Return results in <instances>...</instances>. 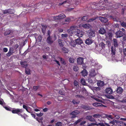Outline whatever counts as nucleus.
<instances>
[{
  "mask_svg": "<svg viewBox=\"0 0 126 126\" xmlns=\"http://www.w3.org/2000/svg\"><path fill=\"white\" fill-rule=\"evenodd\" d=\"M69 61L70 63H73L74 62V59L73 58L70 57L69 58Z\"/></svg>",
  "mask_w": 126,
  "mask_h": 126,
  "instance_id": "c9c22d12",
  "label": "nucleus"
},
{
  "mask_svg": "<svg viewBox=\"0 0 126 126\" xmlns=\"http://www.w3.org/2000/svg\"><path fill=\"white\" fill-rule=\"evenodd\" d=\"M107 43L108 46H110L111 45V43L110 41H107Z\"/></svg>",
  "mask_w": 126,
  "mask_h": 126,
  "instance_id": "680f3d73",
  "label": "nucleus"
},
{
  "mask_svg": "<svg viewBox=\"0 0 126 126\" xmlns=\"http://www.w3.org/2000/svg\"><path fill=\"white\" fill-rule=\"evenodd\" d=\"M99 32L100 34H103L106 33V31L104 28L101 27L99 30Z\"/></svg>",
  "mask_w": 126,
  "mask_h": 126,
  "instance_id": "4468645a",
  "label": "nucleus"
},
{
  "mask_svg": "<svg viewBox=\"0 0 126 126\" xmlns=\"http://www.w3.org/2000/svg\"><path fill=\"white\" fill-rule=\"evenodd\" d=\"M123 27L126 28V22H123L120 24Z\"/></svg>",
  "mask_w": 126,
  "mask_h": 126,
  "instance_id": "c03bdc74",
  "label": "nucleus"
},
{
  "mask_svg": "<svg viewBox=\"0 0 126 126\" xmlns=\"http://www.w3.org/2000/svg\"><path fill=\"white\" fill-rule=\"evenodd\" d=\"M79 113V111L78 110H75L72 112L71 114H74V113H75L77 115Z\"/></svg>",
  "mask_w": 126,
  "mask_h": 126,
  "instance_id": "bf43d9fd",
  "label": "nucleus"
},
{
  "mask_svg": "<svg viewBox=\"0 0 126 126\" xmlns=\"http://www.w3.org/2000/svg\"><path fill=\"white\" fill-rule=\"evenodd\" d=\"M97 18V17H94L92 18H91L90 19H89L88 21L89 22H91V21H92L96 19Z\"/></svg>",
  "mask_w": 126,
  "mask_h": 126,
  "instance_id": "ea45409f",
  "label": "nucleus"
},
{
  "mask_svg": "<svg viewBox=\"0 0 126 126\" xmlns=\"http://www.w3.org/2000/svg\"><path fill=\"white\" fill-rule=\"evenodd\" d=\"M81 83L83 85H85L86 83L85 82V79H81L80 80Z\"/></svg>",
  "mask_w": 126,
  "mask_h": 126,
  "instance_id": "72a5a7b5",
  "label": "nucleus"
},
{
  "mask_svg": "<svg viewBox=\"0 0 126 126\" xmlns=\"http://www.w3.org/2000/svg\"><path fill=\"white\" fill-rule=\"evenodd\" d=\"M123 89L121 87H118L116 90V92L118 94H121L123 91Z\"/></svg>",
  "mask_w": 126,
  "mask_h": 126,
  "instance_id": "2eb2a0df",
  "label": "nucleus"
},
{
  "mask_svg": "<svg viewBox=\"0 0 126 126\" xmlns=\"http://www.w3.org/2000/svg\"><path fill=\"white\" fill-rule=\"evenodd\" d=\"M83 118H81L80 119H78L77 121H76L75 123L74 124L75 125H77L79 123H80L81 122Z\"/></svg>",
  "mask_w": 126,
  "mask_h": 126,
  "instance_id": "f704fd0d",
  "label": "nucleus"
},
{
  "mask_svg": "<svg viewBox=\"0 0 126 126\" xmlns=\"http://www.w3.org/2000/svg\"><path fill=\"white\" fill-rule=\"evenodd\" d=\"M23 112V110L21 109H13L12 110V112L14 114H16L18 115H20V114Z\"/></svg>",
  "mask_w": 126,
  "mask_h": 126,
  "instance_id": "7ed1b4c3",
  "label": "nucleus"
},
{
  "mask_svg": "<svg viewBox=\"0 0 126 126\" xmlns=\"http://www.w3.org/2000/svg\"><path fill=\"white\" fill-rule=\"evenodd\" d=\"M62 50L63 52L64 53H68L69 51L68 50L64 47L63 48Z\"/></svg>",
  "mask_w": 126,
  "mask_h": 126,
  "instance_id": "4c0bfd02",
  "label": "nucleus"
},
{
  "mask_svg": "<svg viewBox=\"0 0 126 126\" xmlns=\"http://www.w3.org/2000/svg\"><path fill=\"white\" fill-rule=\"evenodd\" d=\"M8 13L12 14L14 13V10L12 9H8Z\"/></svg>",
  "mask_w": 126,
  "mask_h": 126,
  "instance_id": "37998d69",
  "label": "nucleus"
},
{
  "mask_svg": "<svg viewBox=\"0 0 126 126\" xmlns=\"http://www.w3.org/2000/svg\"><path fill=\"white\" fill-rule=\"evenodd\" d=\"M12 53L9 51L7 53L6 55L8 57H9L12 55Z\"/></svg>",
  "mask_w": 126,
  "mask_h": 126,
  "instance_id": "052dcab7",
  "label": "nucleus"
},
{
  "mask_svg": "<svg viewBox=\"0 0 126 126\" xmlns=\"http://www.w3.org/2000/svg\"><path fill=\"white\" fill-rule=\"evenodd\" d=\"M105 116L109 119H112L113 118L111 115H110L106 114L105 115Z\"/></svg>",
  "mask_w": 126,
  "mask_h": 126,
  "instance_id": "a19ab883",
  "label": "nucleus"
},
{
  "mask_svg": "<svg viewBox=\"0 0 126 126\" xmlns=\"http://www.w3.org/2000/svg\"><path fill=\"white\" fill-rule=\"evenodd\" d=\"M68 36V34H63L62 35V38L66 37Z\"/></svg>",
  "mask_w": 126,
  "mask_h": 126,
  "instance_id": "6e6d98bb",
  "label": "nucleus"
},
{
  "mask_svg": "<svg viewBox=\"0 0 126 126\" xmlns=\"http://www.w3.org/2000/svg\"><path fill=\"white\" fill-rule=\"evenodd\" d=\"M123 53L125 56H126V48L123 49Z\"/></svg>",
  "mask_w": 126,
  "mask_h": 126,
  "instance_id": "e2e57ef3",
  "label": "nucleus"
},
{
  "mask_svg": "<svg viewBox=\"0 0 126 126\" xmlns=\"http://www.w3.org/2000/svg\"><path fill=\"white\" fill-rule=\"evenodd\" d=\"M87 19V16H84L82 17L81 19L83 21L86 20Z\"/></svg>",
  "mask_w": 126,
  "mask_h": 126,
  "instance_id": "3c124183",
  "label": "nucleus"
},
{
  "mask_svg": "<svg viewBox=\"0 0 126 126\" xmlns=\"http://www.w3.org/2000/svg\"><path fill=\"white\" fill-rule=\"evenodd\" d=\"M62 123L60 122H58L56 124L55 126H62Z\"/></svg>",
  "mask_w": 126,
  "mask_h": 126,
  "instance_id": "a18cd8bd",
  "label": "nucleus"
},
{
  "mask_svg": "<svg viewBox=\"0 0 126 126\" xmlns=\"http://www.w3.org/2000/svg\"><path fill=\"white\" fill-rule=\"evenodd\" d=\"M59 20L66 17L65 15L63 14H62L58 16Z\"/></svg>",
  "mask_w": 126,
  "mask_h": 126,
  "instance_id": "393cba45",
  "label": "nucleus"
},
{
  "mask_svg": "<svg viewBox=\"0 0 126 126\" xmlns=\"http://www.w3.org/2000/svg\"><path fill=\"white\" fill-rule=\"evenodd\" d=\"M101 116V115L99 114H94L93 115V117L94 118H99Z\"/></svg>",
  "mask_w": 126,
  "mask_h": 126,
  "instance_id": "2f4dec72",
  "label": "nucleus"
},
{
  "mask_svg": "<svg viewBox=\"0 0 126 126\" xmlns=\"http://www.w3.org/2000/svg\"><path fill=\"white\" fill-rule=\"evenodd\" d=\"M42 33L44 34H45L46 32V29L47 27L46 25H42Z\"/></svg>",
  "mask_w": 126,
  "mask_h": 126,
  "instance_id": "aec40b11",
  "label": "nucleus"
},
{
  "mask_svg": "<svg viewBox=\"0 0 126 126\" xmlns=\"http://www.w3.org/2000/svg\"><path fill=\"white\" fill-rule=\"evenodd\" d=\"M36 114L37 115L38 117H41L43 116V113L40 112L39 114L37 113Z\"/></svg>",
  "mask_w": 126,
  "mask_h": 126,
  "instance_id": "4d7b16f0",
  "label": "nucleus"
},
{
  "mask_svg": "<svg viewBox=\"0 0 126 126\" xmlns=\"http://www.w3.org/2000/svg\"><path fill=\"white\" fill-rule=\"evenodd\" d=\"M96 73L95 72V71L94 70H92L91 71V72H90V75L91 77H94L96 75Z\"/></svg>",
  "mask_w": 126,
  "mask_h": 126,
  "instance_id": "a878e982",
  "label": "nucleus"
},
{
  "mask_svg": "<svg viewBox=\"0 0 126 126\" xmlns=\"http://www.w3.org/2000/svg\"><path fill=\"white\" fill-rule=\"evenodd\" d=\"M83 42L82 40L79 38L76 39L75 41H72L71 44L72 46L74 47L77 44L80 45L83 43Z\"/></svg>",
  "mask_w": 126,
  "mask_h": 126,
  "instance_id": "f03ea898",
  "label": "nucleus"
},
{
  "mask_svg": "<svg viewBox=\"0 0 126 126\" xmlns=\"http://www.w3.org/2000/svg\"><path fill=\"white\" fill-rule=\"evenodd\" d=\"M106 37L110 38L112 37L113 36V33L111 32H108L106 34Z\"/></svg>",
  "mask_w": 126,
  "mask_h": 126,
  "instance_id": "5701e85b",
  "label": "nucleus"
},
{
  "mask_svg": "<svg viewBox=\"0 0 126 126\" xmlns=\"http://www.w3.org/2000/svg\"><path fill=\"white\" fill-rule=\"evenodd\" d=\"M99 19L102 22L105 23L107 22L108 21V19L104 17H99Z\"/></svg>",
  "mask_w": 126,
  "mask_h": 126,
  "instance_id": "f8f14e48",
  "label": "nucleus"
},
{
  "mask_svg": "<svg viewBox=\"0 0 126 126\" xmlns=\"http://www.w3.org/2000/svg\"><path fill=\"white\" fill-rule=\"evenodd\" d=\"M92 43V40L91 39V37H89L86 39L85 41V43L88 45H90Z\"/></svg>",
  "mask_w": 126,
  "mask_h": 126,
  "instance_id": "9d476101",
  "label": "nucleus"
},
{
  "mask_svg": "<svg viewBox=\"0 0 126 126\" xmlns=\"http://www.w3.org/2000/svg\"><path fill=\"white\" fill-rule=\"evenodd\" d=\"M84 59L81 57H79L77 59V63L79 64H83Z\"/></svg>",
  "mask_w": 126,
  "mask_h": 126,
  "instance_id": "1a4fd4ad",
  "label": "nucleus"
},
{
  "mask_svg": "<svg viewBox=\"0 0 126 126\" xmlns=\"http://www.w3.org/2000/svg\"><path fill=\"white\" fill-rule=\"evenodd\" d=\"M103 1H102L100 3V7L101 9L103 10L106 9L109 10L110 9L108 8V6L106 4L108 3V0H103Z\"/></svg>",
  "mask_w": 126,
  "mask_h": 126,
  "instance_id": "f257e3e1",
  "label": "nucleus"
},
{
  "mask_svg": "<svg viewBox=\"0 0 126 126\" xmlns=\"http://www.w3.org/2000/svg\"><path fill=\"white\" fill-rule=\"evenodd\" d=\"M88 36L91 38L93 37L95 35V32L94 31L90 30L88 31L87 33Z\"/></svg>",
  "mask_w": 126,
  "mask_h": 126,
  "instance_id": "39448f33",
  "label": "nucleus"
},
{
  "mask_svg": "<svg viewBox=\"0 0 126 126\" xmlns=\"http://www.w3.org/2000/svg\"><path fill=\"white\" fill-rule=\"evenodd\" d=\"M106 93L109 94H111L113 93L112 89L110 88H107L106 90Z\"/></svg>",
  "mask_w": 126,
  "mask_h": 126,
  "instance_id": "9b49d317",
  "label": "nucleus"
},
{
  "mask_svg": "<svg viewBox=\"0 0 126 126\" xmlns=\"http://www.w3.org/2000/svg\"><path fill=\"white\" fill-rule=\"evenodd\" d=\"M79 69V67L77 66H74L73 67V69L75 71H77Z\"/></svg>",
  "mask_w": 126,
  "mask_h": 126,
  "instance_id": "79ce46f5",
  "label": "nucleus"
},
{
  "mask_svg": "<svg viewBox=\"0 0 126 126\" xmlns=\"http://www.w3.org/2000/svg\"><path fill=\"white\" fill-rule=\"evenodd\" d=\"M3 50L4 52H6L8 51V49L6 48H3Z\"/></svg>",
  "mask_w": 126,
  "mask_h": 126,
  "instance_id": "774afa93",
  "label": "nucleus"
},
{
  "mask_svg": "<svg viewBox=\"0 0 126 126\" xmlns=\"http://www.w3.org/2000/svg\"><path fill=\"white\" fill-rule=\"evenodd\" d=\"M95 125L94 123H92L90 124H88L87 125V126H94Z\"/></svg>",
  "mask_w": 126,
  "mask_h": 126,
  "instance_id": "0e129e2a",
  "label": "nucleus"
},
{
  "mask_svg": "<svg viewBox=\"0 0 126 126\" xmlns=\"http://www.w3.org/2000/svg\"><path fill=\"white\" fill-rule=\"evenodd\" d=\"M82 26L85 29H88L90 28V25L89 24L86 23L84 24H82Z\"/></svg>",
  "mask_w": 126,
  "mask_h": 126,
  "instance_id": "412c9836",
  "label": "nucleus"
},
{
  "mask_svg": "<svg viewBox=\"0 0 126 126\" xmlns=\"http://www.w3.org/2000/svg\"><path fill=\"white\" fill-rule=\"evenodd\" d=\"M111 54L112 55H114L115 54L116 52V48L115 47H113V46L111 47Z\"/></svg>",
  "mask_w": 126,
  "mask_h": 126,
  "instance_id": "6ab92c4d",
  "label": "nucleus"
},
{
  "mask_svg": "<svg viewBox=\"0 0 126 126\" xmlns=\"http://www.w3.org/2000/svg\"><path fill=\"white\" fill-rule=\"evenodd\" d=\"M38 86H33V89L35 90L36 91L38 88Z\"/></svg>",
  "mask_w": 126,
  "mask_h": 126,
  "instance_id": "69168bd1",
  "label": "nucleus"
},
{
  "mask_svg": "<svg viewBox=\"0 0 126 126\" xmlns=\"http://www.w3.org/2000/svg\"><path fill=\"white\" fill-rule=\"evenodd\" d=\"M69 2V1H68L66 0L64 1L62 3H60L59 4L60 5H61L63 4L68 3Z\"/></svg>",
  "mask_w": 126,
  "mask_h": 126,
  "instance_id": "603ef678",
  "label": "nucleus"
},
{
  "mask_svg": "<svg viewBox=\"0 0 126 126\" xmlns=\"http://www.w3.org/2000/svg\"><path fill=\"white\" fill-rule=\"evenodd\" d=\"M46 41L48 44H52L53 42L50 37V36H48L47 38Z\"/></svg>",
  "mask_w": 126,
  "mask_h": 126,
  "instance_id": "ddd939ff",
  "label": "nucleus"
},
{
  "mask_svg": "<svg viewBox=\"0 0 126 126\" xmlns=\"http://www.w3.org/2000/svg\"><path fill=\"white\" fill-rule=\"evenodd\" d=\"M10 52L13 53H14V49L13 47H11L9 49V51Z\"/></svg>",
  "mask_w": 126,
  "mask_h": 126,
  "instance_id": "864d4df0",
  "label": "nucleus"
},
{
  "mask_svg": "<svg viewBox=\"0 0 126 126\" xmlns=\"http://www.w3.org/2000/svg\"><path fill=\"white\" fill-rule=\"evenodd\" d=\"M20 63L23 67H26L27 66V63L25 61L21 62Z\"/></svg>",
  "mask_w": 126,
  "mask_h": 126,
  "instance_id": "f3484780",
  "label": "nucleus"
},
{
  "mask_svg": "<svg viewBox=\"0 0 126 126\" xmlns=\"http://www.w3.org/2000/svg\"><path fill=\"white\" fill-rule=\"evenodd\" d=\"M112 44L114 45V47H118V44L117 40L116 39L114 38L112 40Z\"/></svg>",
  "mask_w": 126,
  "mask_h": 126,
  "instance_id": "6e6552de",
  "label": "nucleus"
},
{
  "mask_svg": "<svg viewBox=\"0 0 126 126\" xmlns=\"http://www.w3.org/2000/svg\"><path fill=\"white\" fill-rule=\"evenodd\" d=\"M115 34L117 38L123 36V33L121 31H118L116 32Z\"/></svg>",
  "mask_w": 126,
  "mask_h": 126,
  "instance_id": "423d86ee",
  "label": "nucleus"
},
{
  "mask_svg": "<svg viewBox=\"0 0 126 126\" xmlns=\"http://www.w3.org/2000/svg\"><path fill=\"white\" fill-rule=\"evenodd\" d=\"M74 85L76 86L77 88L79 86L78 82L76 80L74 81Z\"/></svg>",
  "mask_w": 126,
  "mask_h": 126,
  "instance_id": "49530a36",
  "label": "nucleus"
},
{
  "mask_svg": "<svg viewBox=\"0 0 126 126\" xmlns=\"http://www.w3.org/2000/svg\"><path fill=\"white\" fill-rule=\"evenodd\" d=\"M86 123V121H81V123L80 124V125L81 126H82L84 124H85Z\"/></svg>",
  "mask_w": 126,
  "mask_h": 126,
  "instance_id": "13d9d810",
  "label": "nucleus"
},
{
  "mask_svg": "<svg viewBox=\"0 0 126 126\" xmlns=\"http://www.w3.org/2000/svg\"><path fill=\"white\" fill-rule=\"evenodd\" d=\"M97 84V85L98 86H100V87H101L103 86L104 85V82L101 81H99V82H98Z\"/></svg>",
  "mask_w": 126,
  "mask_h": 126,
  "instance_id": "bb28decb",
  "label": "nucleus"
},
{
  "mask_svg": "<svg viewBox=\"0 0 126 126\" xmlns=\"http://www.w3.org/2000/svg\"><path fill=\"white\" fill-rule=\"evenodd\" d=\"M109 122L110 123L112 124L113 125H114L115 124V123H117L118 122L117 121L115 120H113L112 121H109Z\"/></svg>",
  "mask_w": 126,
  "mask_h": 126,
  "instance_id": "7c9ffc66",
  "label": "nucleus"
},
{
  "mask_svg": "<svg viewBox=\"0 0 126 126\" xmlns=\"http://www.w3.org/2000/svg\"><path fill=\"white\" fill-rule=\"evenodd\" d=\"M81 107L82 108L86 110H89L91 109L90 106L87 105H83Z\"/></svg>",
  "mask_w": 126,
  "mask_h": 126,
  "instance_id": "b1692460",
  "label": "nucleus"
},
{
  "mask_svg": "<svg viewBox=\"0 0 126 126\" xmlns=\"http://www.w3.org/2000/svg\"><path fill=\"white\" fill-rule=\"evenodd\" d=\"M11 32L9 30H6L4 33V34L5 36L9 34Z\"/></svg>",
  "mask_w": 126,
  "mask_h": 126,
  "instance_id": "c756f323",
  "label": "nucleus"
},
{
  "mask_svg": "<svg viewBox=\"0 0 126 126\" xmlns=\"http://www.w3.org/2000/svg\"><path fill=\"white\" fill-rule=\"evenodd\" d=\"M3 13L4 14H6L8 13V9L6 10L3 11Z\"/></svg>",
  "mask_w": 126,
  "mask_h": 126,
  "instance_id": "338daca9",
  "label": "nucleus"
},
{
  "mask_svg": "<svg viewBox=\"0 0 126 126\" xmlns=\"http://www.w3.org/2000/svg\"><path fill=\"white\" fill-rule=\"evenodd\" d=\"M93 105L95 107L102 106H103L102 103H94L93 104Z\"/></svg>",
  "mask_w": 126,
  "mask_h": 126,
  "instance_id": "4be33fe9",
  "label": "nucleus"
},
{
  "mask_svg": "<svg viewBox=\"0 0 126 126\" xmlns=\"http://www.w3.org/2000/svg\"><path fill=\"white\" fill-rule=\"evenodd\" d=\"M23 107L24 109H25L27 112L29 113H31L30 111L29 110V109L30 108V107L28 106H27L24 105H23Z\"/></svg>",
  "mask_w": 126,
  "mask_h": 126,
  "instance_id": "a211bd4d",
  "label": "nucleus"
},
{
  "mask_svg": "<svg viewBox=\"0 0 126 126\" xmlns=\"http://www.w3.org/2000/svg\"><path fill=\"white\" fill-rule=\"evenodd\" d=\"M63 41L61 39H59L58 40V42L60 46L61 47H63Z\"/></svg>",
  "mask_w": 126,
  "mask_h": 126,
  "instance_id": "cd10ccee",
  "label": "nucleus"
},
{
  "mask_svg": "<svg viewBox=\"0 0 126 126\" xmlns=\"http://www.w3.org/2000/svg\"><path fill=\"white\" fill-rule=\"evenodd\" d=\"M60 60L61 63L64 65H65L66 63L64 60L61 57L60 58Z\"/></svg>",
  "mask_w": 126,
  "mask_h": 126,
  "instance_id": "473e14b6",
  "label": "nucleus"
},
{
  "mask_svg": "<svg viewBox=\"0 0 126 126\" xmlns=\"http://www.w3.org/2000/svg\"><path fill=\"white\" fill-rule=\"evenodd\" d=\"M4 108L6 110L8 111H11L12 112V110H13V109L10 107L8 108L6 107H5Z\"/></svg>",
  "mask_w": 126,
  "mask_h": 126,
  "instance_id": "de8ad7c7",
  "label": "nucleus"
},
{
  "mask_svg": "<svg viewBox=\"0 0 126 126\" xmlns=\"http://www.w3.org/2000/svg\"><path fill=\"white\" fill-rule=\"evenodd\" d=\"M72 102L74 104H78L79 103L80 101H79L74 99L73 100Z\"/></svg>",
  "mask_w": 126,
  "mask_h": 126,
  "instance_id": "e433bc0d",
  "label": "nucleus"
},
{
  "mask_svg": "<svg viewBox=\"0 0 126 126\" xmlns=\"http://www.w3.org/2000/svg\"><path fill=\"white\" fill-rule=\"evenodd\" d=\"M74 34L79 37H82L84 34V32L78 29H77L74 31Z\"/></svg>",
  "mask_w": 126,
  "mask_h": 126,
  "instance_id": "20e7f679",
  "label": "nucleus"
},
{
  "mask_svg": "<svg viewBox=\"0 0 126 126\" xmlns=\"http://www.w3.org/2000/svg\"><path fill=\"white\" fill-rule=\"evenodd\" d=\"M81 73L83 76L85 77L87 76L88 73L87 72V70L85 69H84L81 72Z\"/></svg>",
  "mask_w": 126,
  "mask_h": 126,
  "instance_id": "dca6fc26",
  "label": "nucleus"
},
{
  "mask_svg": "<svg viewBox=\"0 0 126 126\" xmlns=\"http://www.w3.org/2000/svg\"><path fill=\"white\" fill-rule=\"evenodd\" d=\"M38 39L39 40V42H41L42 40V37L41 36V35H39L38 37Z\"/></svg>",
  "mask_w": 126,
  "mask_h": 126,
  "instance_id": "5fc2aeb1",
  "label": "nucleus"
},
{
  "mask_svg": "<svg viewBox=\"0 0 126 126\" xmlns=\"http://www.w3.org/2000/svg\"><path fill=\"white\" fill-rule=\"evenodd\" d=\"M86 119L87 120H88L92 122H94L95 121V119L93 118L92 116L91 115L87 116L86 117Z\"/></svg>",
  "mask_w": 126,
  "mask_h": 126,
  "instance_id": "0eeeda50",
  "label": "nucleus"
},
{
  "mask_svg": "<svg viewBox=\"0 0 126 126\" xmlns=\"http://www.w3.org/2000/svg\"><path fill=\"white\" fill-rule=\"evenodd\" d=\"M53 18L55 20H59L58 16H54L53 17Z\"/></svg>",
  "mask_w": 126,
  "mask_h": 126,
  "instance_id": "8fccbe9b",
  "label": "nucleus"
},
{
  "mask_svg": "<svg viewBox=\"0 0 126 126\" xmlns=\"http://www.w3.org/2000/svg\"><path fill=\"white\" fill-rule=\"evenodd\" d=\"M99 45L102 48H104L105 47V44L103 42L100 43Z\"/></svg>",
  "mask_w": 126,
  "mask_h": 126,
  "instance_id": "09e8293b",
  "label": "nucleus"
},
{
  "mask_svg": "<svg viewBox=\"0 0 126 126\" xmlns=\"http://www.w3.org/2000/svg\"><path fill=\"white\" fill-rule=\"evenodd\" d=\"M25 72L26 74L28 75L30 74V70L29 68H26Z\"/></svg>",
  "mask_w": 126,
  "mask_h": 126,
  "instance_id": "c85d7f7f",
  "label": "nucleus"
},
{
  "mask_svg": "<svg viewBox=\"0 0 126 126\" xmlns=\"http://www.w3.org/2000/svg\"><path fill=\"white\" fill-rule=\"evenodd\" d=\"M77 26H72L70 27V30L72 31L74 30L76 28H77Z\"/></svg>",
  "mask_w": 126,
  "mask_h": 126,
  "instance_id": "58836bf2",
  "label": "nucleus"
}]
</instances>
